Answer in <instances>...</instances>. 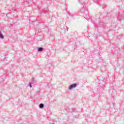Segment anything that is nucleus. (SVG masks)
Instances as JSON below:
<instances>
[{
	"instance_id": "obj_1",
	"label": "nucleus",
	"mask_w": 124,
	"mask_h": 124,
	"mask_svg": "<svg viewBox=\"0 0 124 124\" xmlns=\"http://www.w3.org/2000/svg\"><path fill=\"white\" fill-rule=\"evenodd\" d=\"M76 87H77V84L75 83L71 85L68 88V90H71L72 89H74Z\"/></svg>"
},
{
	"instance_id": "obj_2",
	"label": "nucleus",
	"mask_w": 124,
	"mask_h": 124,
	"mask_svg": "<svg viewBox=\"0 0 124 124\" xmlns=\"http://www.w3.org/2000/svg\"><path fill=\"white\" fill-rule=\"evenodd\" d=\"M81 13L83 14H88V10H86L85 8H82L80 10Z\"/></svg>"
},
{
	"instance_id": "obj_3",
	"label": "nucleus",
	"mask_w": 124,
	"mask_h": 124,
	"mask_svg": "<svg viewBox=\"0 0 124 124\" xmlns=\"http://www.w3.org/2000/svg\"><path fill=\"white\" fill-rule=\"evenodd\" d=\"M39 107L40 109H43V108H44V104H40L39 105Z\"/></svg>"
},
{
	"instance_id": "obj_4",
	"label": "nucleus",
	"mask_w": 124,
	"mask_h": 124,
	"mask_svg": "<svg viewBox=\"0 0 124 124\" xmlns=\"http://www.w3.org/2000/svg\"><path fill=\"white\" fill-rule=\"evenodd\" d=\"M0 38H1L2 39H3V38H4L3 35L1 33V31H0Z\"/></svg>"
},
{
	"instance_id": "obj_5",
	"label": "nucleus",
	"mask_w": 124,
	"mask_h": 124,
	"mask_svg": "<svg viewBox=\"0 0 124 124\" xmlns=\"http://www.w3.org/2000/svg\"><path fill=\"white\" fill-rule=\"evenodd\" d=\"M43 51V47H39L38 48V52H42Z\"/></svg>"
},
{
	"instance_id": "obj_6",
	"label": "nucleus",
	"mask_w": 124,
	"mask_h": 124,
	"mask_svg": "<svg viewBox=\"0 0 124 124\" xmlns=\"http://www.w3.org/2000/svg\"><path fill=\"white\" fill-rule=\"evenodd\" d=\"M31 83L32 84H34V78H32V81H31Z\"/></svg>"
},
{
	"instance_id": "obj_7",
	"label": "nucleus",
	"mask_w": 124,
	"mask_h": 124,
	"mask_svg": "<svg viewBox=\"0 0 124 124\" xmlns=\"http://www.w3.org/2000/svg\"><path fill=\"white\" fill-rule=\"evenodd\" d=\"M31 84H32V83H31V82L29 83V87H30V88H31V87H32L31 86Z\"/></svg>"
},
{
	"instance_id": "obj_8",
	"label": "nucleus",
	"mask_w": 124,
	"mask_h": 124,
	"mask_svg": "<svg viewBox=\"0 0 124 124\" xmlns=\"http://www.w3.org/2000/svg\"><path fill=\"white\" fill-rule=\"evenodd\" d=\"M47 12V11H44V13H46Z\"/></svg>"
},
{
	"instance_id": "obj_9",
	"label": "nucleus",
	"mask_w": 124,
	"mask_h": 124,
	"mask_svg": "<svg viewBox=\"0 0 124 124\" xmlns=\"http://www.w3.org/2000/svg\"><path fill=\"white\" fill-rule=\"evenodd\" d=\"M67 31H68V28H67Z\"/></svg>"
}]
</instances>
